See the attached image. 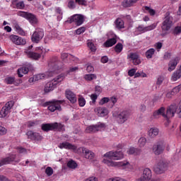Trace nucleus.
Segmentation results:
<instances>
[{
    "label": "nucleus",
    "instance_id": "nucleus-42",
    "mask_svg": "<svg viewBox=\"0 0 181 181\" xmlns=\"http://www.w3.org/2000/svg\"><path fill=\"white\" fill-rule=\"evenodd\" d=\"M123 49V45L121 42H118L115 47V51L116 53L119 54Z\"/></svg>",
    "mask_w": 181,
    "mask_h": 181
},
{
    "label": "nucleus",
    "instance_id": "nucleus-5",
    "mask_svg": "<svg viewBox=\"0 0 181 181\" xmlns=\"http://www.w3.org/2000/svg\"><path fill=\"white\" fill-rule=\"evenodd\" d=\"M169 164L167 160L161 159L153 165V172L156 175H162L168 170Z\"/></svg>",
    "mask_w": 181,
    "mask_h": 181
},
{
    "label": "nucleus",
    "instance_id": "nucleus-51",
    "mask_svg": "<svg viewBox=\"0 0 181 181\" xmlns=\"http://www.w3.org/2000/svg\"><path fill=\"white\" fill-rule=\"evenodd\" d=\"M7 134V129L0 125V136H4Z\"/></svg>",
    "mask_w": 181,
    "mask_h": 181
},
{
    "label": "nucleus",
    "instance_id": "nucleus-6",
    "mask_svg": "<svg viewBox=\"0 0 181 181\" xmlns=\"http://www.w3.org/2000/svg\"><path fill=\"white\" fill-rule=\"evenodd\" d=\"M65 78L64 74H60L56 78H54L51 82H48L45 86V93H49L54 90L57 84L64 81Z\"/></svg>",
    "mask_w": 181,
    "mask_h": 181
},
{
    "label": "nucleus",
    "instance_id": "nucleus-49",
    "mask_svg": "<svg viewBox=\"0 0 181 181\" xmlns=\"http://www.w3.org/2000/svg\"><path fill=\"white\" fill-rule=\"evenodd\" d=\"M78 102L79 106H81V107H84V105H86V99L84 98H83V96H81L78 99Z\"/></svg>",
    "mask_w": 181,
    "mask_h": 181
},
{
    "label": "nucleus",
    "instance_id": "nucleus-47",
    "mask_svg": "<svg viewBox=\"0 0 181 181\" xmlns=\"http://www.w3.org/2000/svg\"><path fill=\"white\" fill-rule=\"evenodd\" d=\"M84 78L86 81H90L93 79H96L97 76L95 74H86Z\"/></svg>",
    "mask_w": 181,
    "mask_h": 181
},
{
    "label": "nucleus",
    "instance_id": "nucleus-1",
    "mask_svg": "<svg viewBox=\"0 0 181 181\" xmlns=\"http://www.w3.org/2000/svg\"><path fill=\"white\" fill-rule=\"evenodd\" d=\"M104 158L103 162L109 167H121L122 169H127L129 168L130 163L129 161H119L118 163H115L112 160H118L124 158V153L120 151H110L104 154Z\"/></svg>",
    "mask_w": 181,
    "mask_h": 181
},
{
    "label": "nucleus",
    "instance_id": "nucleus-21",
    "mask_svg": "<svg viewBox=\"0 0 181 181\" xmlns=\"http://www.w3.org/2000/svg\"><path fill=\"white\" fill-rule=\"evenodd\" d=\"M28 139H31V141H41L42 139V136L37 132H34L33 131H28L26 134Z\"/></svg>",
    "mask_w": 181,
    "mask_h": 181
},
{
    "label": "nucleus",
    "instance_id": "nucleus-37",
    "mask_svg": "<svg viewBox=\"0 0 181 181\" xmlns=\"http://www.w3.org/2000/svg\"><path fill=\"white\" fill-rule=\"evenodd\" d=\"M181 78V71L177 70L176 71H175L171 77V81H177L178 79H180Z\"/></svg>",
    "mask_w": 181,
    "mask_h": 181
},
{
    "label": "nucleus",
    "instance_id": "nucleus-4",
    "mask_svg": "<svg viewBox=\"0 0 181 181\" xmlns=\"http://www.w3.org/2000/svg\"><path fill=\"white\" fill-rule=\"evenodd\" d=\"M41 130L44 132L56 131L62 132L64 130V125L58 122L42 124Z\"/></svg>",
    "mask_w": 181,
    "mask_h": 181
},
{
    "label": "nucleus",
    "instance_id": "nucleus-39",
    "mask_svg": "<svg viewBox=\"0 0 181 181\" xmlns=\"http://www.w3.org/2000/svg\"><path fill=\"white\" fill-rule=\"evenodd\" d=\"M115 25L117 29L120 30L124 28V23L121 18L116 19Z\"/></svg>",
    "mask_w": 181,
    "mask_h": 181
},
{
    "label": "nucleus",
    "instance_id": "nucleus-23",
    "mask_svg": "<svg viewBox=\"0 0 181 181\" xmlns=\"http://www.w3.org/2000/svg\"><path fill=\"white\" fill-rule=\"evenodd\" d=\"M11 40L16 45H25L26 44V40L18 35H11Z\"/></svg>",
    "mask_w": 181,
    "mask_h": 181
},
{
    "label": "nucleus",
    "instance_id": "nucleus-2",
    "mask_svg": "<svg viewBox=\"0 0 181 181\" xmlns=\"http://www.w3.org/2000/svg\"><path fill=\"white\" fill-rule=\"evenodd\" d=\"M181 112V101L179 103V108L177 105H170L166 111L165 115V108L161 107L158 110H156L153 115L154 118H159V115L163 117V118H173L175 117V114H180Z\"/></svg>",
    "mask_w": 181,
    "mask_h": 181
},
{
    "label": "nucleus",
    "instance_id": "nucleus-50",
    "mask_svg": "<svg viewBox=\"0 0 181 181\" xmlns=\"http://www.w3.org/2000/svg\"><path fill=\"white\" fill-rule=\"evenodd\" d=\"M173 35H178L181 34V26H176L173 32Z\"/></svg>",
    "mask_w": 181,
    "mask_h": 181
},
{
    "label": "nucleus",
    "instance_id": "nucleus-12",
    "mask_svg": "<svg viewBox=\"0 0 181 181\" xmlns=\"http://www.w3.org/2000/svg\"><path fill=\"white\" fill-rule=\"evenodd\" d=\"M165 144L163 141L156 142L153 145L152 151L156 156H160L163 153L165 149Z\"/></svg>",
    "mask_w": 181,
    "mask_h": 181
},
{
    "label": "nucleus",
    "instance_id": "nucleus-11",
    "mask_svg": "<svg viewBox=\"0 0 181 181\" xmlns=\"http://www.w3.org/2000/svg\"><path fill=\"white\" fill-rule=\"evenodd\" d=\"M18 16L23 18L26 19L27 21H28V22H30V23L33 25H35L37 23V18L33 13H28L26 11H18Z\"/></svg>",
    "mask_w": 181,
    "mask_h": 181
},
{
    "label": "nucleus",
    "instance_id": "nucleus-44",
    "mask_svg": "<svg viewBox=\"0 0 181 181\" xmlns=\"http://www.w3.org/2000/svg\"><path fill=\"white\" fill-rule=\"evenodd\" d=\"M144 11L149 13L151 16H154L156 15V11L151 8L148 6H144Z\"/></svg>",
    "mask_w": 181,
    "mask_h": 181
},
{
    "label": "nucleus",
    "instance_id": "nucleus-25",
    "mask_svg": "<svg viewBox=\"0 0 181 181\" xmlns=\"http://www.w3.org/2000/svg\"><path fill=\"white\" fill-rule=\"evenodd\" d=\"M66 98L71 103H76L77 102L76 95L71 90H66L65 92Z\"/></svg>",
    "mask_w": 181,
    "mask_h": 181
},
{
    "label": "nucleus",
    "instance_id": "nucleus-63",
    "mask_svg": "<svg viewBox=\"0 0 181 181\" xmlns=\"http://www.w3.org/2000/svg\"><path fill=\"white\" fill-rule=\"evenodd\" d=\"M109 181H127V180L119 177H115V178L110 179Z\"/></svg>",
    "mask_w": 181,
    "mask_h": 181
},
{
    "label": "nucleus",
    "instance_id": "nucleus-35",
    "mask_svg": "<svg viewBox=\"0 0 181 181\" xmlns=\"http://www.w3.org/2000/svg\"><path fill=\"white\" fill-rule=\"evenodd\" d=\"M181 90V84L173 88L170 93H167L166 97L171 98V95H175Z\"/></svg>",
    "mask_w": 181,
    "mask_h": 181
},
{
    "label": "nucleus",
    "instance_id": "nucleus-19",
    "mask_svg": "<svg viewBox=\"0 0 181 181\" xmlns=\"http://www.w3.org/2000/svg\"><path fill=\"white\" fill-rule=\"evenodd\" d=\"M180 61V57H175V58H173V59H170V61L168 63V71L171 72L173 71H174L177 64H179Z\"/></svg>",
    "mask_w": 181,
    "mask_h": 181
},
{
    "label": "nucleus",
    "instance_id": "nucleus-53",
    "mask_svg": "<svg viewBox=\"0 0 181 181\" xmlns=\"http://www.w3.org/2000/svg\"><path fill=\"white\" fill-rule=\"evenodd\" d=\"M88 47L91 50V52H95L96 50V47L91 42H88Z\"/></svg>",
    "mask_w": 181,
    "mask_h": 181
},
{
    "label": "nucleus",
    "instance_id": "nucleus-29",
    "mask_svg": "<svg viewBox=\"0 0 181 181\" xmlns=\"http://www.w3.org/2000/svg\"><path fill=\"white\" fill-rule=\"evenodd\" d=\"M117 43L116 37L109 38L105 42H104V46L107 48L114 46Z\"/></svg>",
    "mask_w": 181,
    "mask_h": 181
},
{
    "label": "nucleus",
    "instance_id": "nucleus-26",
    "mask_svg": "<svg viewBox=\"0 0 181 181\" xmlns=\"http://www.w3.org/2000/svg\"><path fill=\"white\" fill-rule=\"evenodd\" d=\"M61 59L64 63H71V61H74L75 58L71 54H66V52H63L61 54Z\"/></svg>",
    "mask_w": 181,
    "mask_h": 181
},
{
    "label": "nucleus",
    "instance_id": "nucleus-59",
    "mask_svg": "<svg viewBox=\"0 0 181 181\" xmlns=\"http://www.w3.org/2000/svg\"><path fill=\"white\" fill-rule=\"evenodd\" d=\"M90 98L93 101V103H95L96 102L97 98H98V95L96 94H92L90 95Z\"/></svg>",
    "mask_w": 181,
    "mask_h": 181
},
{
    "label": "nucleus",
    "instance_id": "nucleus-41",
    "mask_svg": "<svg viewBox=\"0 0 181 181\" xmlns=\"http://www.w3.org/2000/svg\"><path fill=\"white\" fill-rule=\"evenodd\" d=\"M146 142H147V139L146 137L144 136L140 137V139H139V147L144 148L146 146Z\"/></svg>",
    "mask_w": 181,
    "mask_h": 181
},
{
    "label": "nucleus",
    "instance_id": "nucleus-52",
    "mask_svg": "<svg viewBox=\"0 0 181 181\" xmlns=\"http://www.w3.org/2000/svg\"><path fill=\"white\" fill-rule=\"evenodd\" d=\"M109 101H110V98L105 97L100 100V101L99 102V105H103L104 104L108 103Z\"/></svg>",
    "mask_w": 181,
    "mask_h": 181
},
{
    "label": "nucleus",
    "instance_id": "nucleus-31",
    "mask_svg": "<svg viewBox=\"0 0 181 181\" xmlns=\"http://www.w3.org/2000/svg\"><path fill=\"white\" fill-rule=\"evenodd\" d=\"M141 150L140 148H135V147H130L129 151H127V153L129 155L139 156L141 154Z\"/></svg>",
    "mask_w": 181,
    "mask_h": 181
},
{
    "label": "nucleus",
    "instance_id": "nucleus-15",
    "mask_svg": "<svg viewBox=\"0 0 181 181\" xmlns=\"http://www.w3.org/2000/svg\"><path fill=\"white\" fill-rule=\"evenodd\" d=\"M20 161L19 157H18L16 154H12L10 156L6 157L0 160V167L8 165L11 163H18Z\"/></svg>",
    "mask_w": 181,
    "mask_h": 181
},
{
    "label": "nucleus",
    "instance_id": "nucleus-17",
    "mask_svg": "<svg viewBox=\"0 0 181 181\" xmlns=\"http://www.w3.org/2000/svg\"><path fill=\"white\" fill-rule=\"evenodd\" d=\"M129 59L133 63V65L138 66L141 64V59L136 52H130L129 55H128Z\"/></svg>",
    "mask_w": 181,
    "mask_h": 181
},
{
    "label": "nucleus",
    "instance_id": "nucleus-30",
    "mask_svg": "<svg viewBox=\"0 0 181 181\" xmlns=\"http://www.w3.org/2000/svg\"><path fill=\"white\" fill-rule=\"evenodd\" d=\"M156 53V49L154 48H149L145 52V57L147 59H151L153 57Z\"/></svg>",
    "mask_w": 181,
    "mask_h": 181
},
{
    "label": "nucleus",
    "instance_id": "nucleus-38",
    "mask_svg": "<svg viewBox=\"0 0 181 181\" xmlns=\"http://www.w3.org/2000/svg\"><path fill=\"white\" fill-rule=\"evenodd\" d=\"M15 28L16 30V32L18 33L19 35L21 36L25 35V32L23 30V29L20 26V25L18 23H16L14 24Z\"/></svg>",
    "mask_w": 181,
    "mask_h": 181
},
{
    "label": "nucleus",
    "instance_id": "nucleus-61",
    "mask_svg": "<svg viewBox=\"0 0 181 181\" xmlns=\"http://www.w3.org/2000/svg\"><path fill=\"white\" fill-rule=\"evenodd\" d=\"M108 60H109V58H108L107 57H106V56L102 57V58H101V62H102L103 64L107 63V62H108Z\"/></svg>",
    "mask_w": 181,
    "mask_h": 181
},
{
    "label": "nucleus",
    "instance_id": "nucleus-24",
    "mask_svg": "<svg viewBox=\"0 0 181 181\" xmlns=\"http://www.w3.org/2000/svg\"><path fill=\"white\" fill-rule=\"evenodd\" d=\"M82 152L84 154L85 158L88 160H93L94 159L95 155V153L92 151L88 149L87 148L82 147L81 148Z\"/></svg>",
    "mask_w": 181,
    "mask_h": 181
},
{
    "label": "nucleus",
    "instance_id": "nucleus-64",
    "mask_svg": "<svg viewBox=\"0 0 181 181\" xmlns=\"http://www.w3.org/2000/svg\"><path fill=\"white\" fill-rule=\"evenodd\" d=\"M85 181H98V179L95 177H91L86 180Z\"/></svg>",
    "mask_w": 181,
    "mask_h": 181
},
{
    "label": "nucleus",
    "instance_id": "nucleus-7",
    "mask_svg": "<svg viewBox=\"0 0 181 181\" xmlns=\"http://www.w3.org/2000/svg\"><path fill=\"white\" fill-rule=\"evenodd\" d=\"M173 25V18L170 16V12H166L164 20L162 23L161 29L163 31H169Z\"/></svg>",
    "mask_w": 181,
    "mask_h": 181
},
{
    "label": "nucleus",
    "instance_id": "nucleus-8",
    "mask_svg": "<svg viewBox=\"0 0 181 181\" xmlns=\"http://www.w3.org/2000/svg\"><path fill=\"white\" fill-rule=\"evenodd\" d=\"M66 23L69 24L75 23L76 26H81L84 23V16L81 14H74L66 21Z\"/></svg>",
    "mask_w": 181,
    "mask_h": 181
},
{
    "label": "nucleus",
    "instance_id": "nucleus-14",
    "mask_svg": "<svg viewBox=\"0 0 181 181\" xmlns=\"http://www.w3.org/2000/svg\"><path fill=\"white\" fill-rule=\"evenodd\" d=\"M13 105V101H8L6 103L0 111V118H6V117L11 112V110Z\"/></svg>",
    "mask_w": 181,
    "mask_h": 181
},
{
    "label": "nucleus",
    "instance_id": "nucleus-45",
    "mask_svg": "<svg viewBox=\"0 0 181 181\" xmlns=\"http://www.w3.org/2000/svg\"><path fill=\"white\" fill-rule=\"evenodd\" d=\"M14 8L16 9H24L25 8V3L24 1H21L16 4Z\"/></svg>",
    "mask_w": 181,
    "mask_h": 181
},
{
    "label": "nucleus",
    "instance_id": "nucleus-22",
    "mask_svg": "<svg viewBox=\"0 0 181 181\" xmlns=\"http://www.w3.org/2000/svg\"><path fill=\"white\" fill-rule=\"evenodd\" d=\"M156 25L155 23H153L148 26L144 27V25H139L137 28V31L141 33H145L148 31L153 30L156 29Z\"/></svg>",
    "mask_w": 181,
    "mask_h": 181
},
{
    "label": "nucleus",
    "instance_id": "nucleus-32",
    "mask_svg": "<svg viewBox=\"0 0 181 181\" xmlns=\"http://www.w3.org/2000/svg\"><path fill=\"white\" fill-rule=\"evenodd\" d=\"M98 132H99L98 124L88 126L86 129V132L88 134L96 133Z\"/></svg>",
    "mask_w": 181,
    "mask_h": 181
},
{
    "label": "nucleus",
    "instance_id": "nucleus-57",
    "mask_svg": "<svg viewBox=\"0 0 181 181\" xmlns=\"http://www.w3.org/2000/svg\"><path fill=\"white\" fill-rule=\"evenodd\" d=\"M68 7L70 9H74V8H75V2L74 1H70L68 2Z\"/></svg>",
    "mask_w": 181,
    "mask_h": 181
},
{
    "label": "nucleus",
    "instance_id": "nucleus-28",
    "mask_svg": "<svg viewBox=\"0 0 181 181\" xmlns=\"http://www.w3.org/2000/svg\"><path fill=\"white\" fill-rule=\"evenodd\" d=\"M159 134V129L158 128H151L148 131V136L151 139H153Z\"/></svg>",
    "mask_w": 181,
    "mask_h": 181
},
{
    "label": "nucleus",
    "instance_id": "nucleus-13",
    "mask_svg": "<svg viewBox=\"0 0 181 181\" xmlns=\"http://www.w3.org/2000/svg\"><path fill=\"white\" fill-rule=\"evenodd\" d=\"M45 33L42 28H36L31 35V41L33 43L38 44L44 37Z\"/></svg>",
    "mask_w": 181,
    "mask_h": 181
},
{
    "label": "nucleus",
    "instance_id": "nucleus-58",
    "mask_svg": "<svg viewBox=\"0 0 181 181\" xmlns=\"http://www.w3.org/2000/svg\"><path fill=\"white\" fill-rule=\"evenodd\" d=\"M75 2L79 5H86L87 1L86 0H75Z\"/></svg>",
    "mask_w": 181,
    "mask_h": 181
},
{
    "label": "nucleus",
    "instance_id": "nucleus-3",
    "mask_svg": "<svg viewBox=\"0 0 181 181\" xmlns=\"http://www.w3.org/2000/svg\"><path fill=\"white\" fill-rule=\"evenodd\" d=\"M62 62L59 61V58L57 57H52L48 62V66L50 69L49 72L46 73V75L48 77L54 76L55 74L58 73V71L62 69Z\"/></svg>",
    "mask_w": 181,
    "mask_h": 181
},
{
    "label": "nucleus",
    "instance_id": "nucleus-56",
    "mask_svg": "<svg viewBox=\"0 0 181 181\" xmlns=\"http://www.w3.org/2000/svg\"><path fill=\"white\" fill-rule=\"evenodd\" d=\"M136 70L135 69H132L129 71L128 74L130 77L135 76Z\"/></svg>",
    "mask_w": 181,
    "mask_h": 181
},
{
    "label": "nucleus",
    "instance_id": "nucleus-27",
    "mask_svg": "<svg viewBox=\"0 0 181 181\" xmlns=\"http://www.w3.org/2000/svg\"><path fill=\"white\" fill-rule=\"evenodd\" d=\"M95 112L97 113L98 117H106L109 112L106 107H98L95 109Z\"/></svg>",
    "mask_w": 181,
    "mask_h": 181
},
{
    "label": "nucleus",
    "instance_id": "nucleus-48",
    "mask_svg": "<svg viewBox=\"0 0 181 181\" xmlns=\"http://www.w3.org/2000/svg\"><path fill=\"white\" fill-rule=\"evenodd\" d=\"M86 32V27L82 26L76 30V34L80 35Z\"/></svg>",
    "mask_w": 181,
    "mask_h": 181
},
{
    "label": "nucleus",
    "instance_id": "nucleus-18",
    "mask_svg": "<svg viewBox=\"0 0 181 181\" xmlns=\"http://www.w3.org/2000/svg\"><path fill=\"white\" fill-rule=\"evenodd\" d=\"M152 178V171L150 168H144L142 177L137 181H149Z\"/></svg>",
    "mask_w": 181,
    "mask_h": 181
},
{
    "label": "nucleus",
    "instance_id": "nucleus-16",
    "mask_svg": "<svg viewBox=\"0 0 181 181\" xmlns=\"http://www.w3.org/2000/svg\"><path fill=\"white\" fill-rule=\"evenodd\" d=\"M129 115L130 113L127 110H124L122 112H120L117 117L119 123L121 124L125 123L128 120Z\"/></svg>",
    "mask_w": 181,
    "mask_h": 181
},
{
    "label": "nucleus",
    "instance_id": "nucleus-9",
    "mask_svg": "<svg viewBox=\"0 0 181 181\" xmlns=\"http://www.w3.org/2000/svg\"><path fill=\"white\" fill-rule=\"evenodd\" d=\"M43 54V47H37L35 48V52L27 50L25 51V54L28 58L33 59V60H38Z\"/></svg>",
    "mask_w": 181,
    "mask_h": 181
},
{
    "label": "nucleus",
    "instance_id": "nucleus-43",
    "mask_svg": "<svg viewBox=\"0 0 181 181\" xmlns=\"http://www.w3.org/2000/svg\"><path fill=\"white\" fill-rule=\"evenodd\" d=\"M45 78V74H40L33 76V81H38Z\"/></svg>",
    "mask_w": 181,
    "mask_h": 181
},
{
    "label": "nucleus",
    "instance_id": "nucleus-33",
    "mask_svg": "<svg viewBox=\"0 0 181 181\" xmlns=\"http://www.w3.org/2000/svg\"><path fill=\"white\" fill-rule=\"evenodd\" d=\"M138 0H124L122 3V6L124 8H130L131 6H134V4H136Z\"/></svg>",
    "mask_w": 181,
    "mask_h": 181
},
{
    "label": "nucleus",
    "instance_id": "nucleus-34",
    "mask_svg": "<svg viewBox=\"0 0 181 181\" xmlns=\"http://www.w3.org/2000/svg\"><path fill=\"white\" fill-rule=\"evenodd\" d=\"M18 83H16V81H15V78L14 77H7L5 79V82L7 84L11 85V84H15L16 86H18V84H20L22 83V80L21 79H18Z\"/></svg>",
    "mask_w": 181,
    "mask_h": 181
},
{
    "label": "nucleus",
    "instance_id": "nucleus-62",
    "mask_svg": "<svg viewBox=\"0 0 181 181\" xmlns=\"http://www.w3.org/2000/svg\"><path fill=\"white\" fill-rule=\"evenodd\" d=\"M86 71L88 73L93 72L94 71V68L91 65H88L86 67Z\"/></svg>",
    "mask_w": 181,
    "mask_h": 181
},
{
    "label": "nucleus",
    "instance_id": "nucleus-40",
    "mask_svg": "<svg viewBox=\"0 0 181 181\" xmlns=\"http://www.w3.org/2000/svg\"><path fill=\"white\" fill-rule=\"evenodd\" d=\"M78 164L74 160H70L67 163V167L71 169H76L77 168Z\"/></svg>",
    "mask_w": 181,
    "mask_h": 181
},
{
    "label": "nucleus",
    "instance_id": "nucleus-20",
    "mask_svg": "<svg viewBox=\"0 0 181 181\" xmlns=\"http://www.w3.org/2000/svg\"><path fill=\"white\" fill-rule=\"evenodd\" d=\"M58 148L60 149L64 148L66 150H73V151L77 150V146L76 145H74L68 141L60 143L58 146Z\"/></svg>",
    "mask_w": 181,
    "mask_h": 181
},
{
    "label": "nucleus",
    "instance_id": "nucleus-54",
    "mask_svg": "<svg viewBox=\"0 0 181 181\" xmlns=\"http://www.w3.org/2000/svg\"><path fill=\"white\" fill-rule=\"evenodd\" d=\"M37 124H38L37 122L30 121L27 124V127H28V128H31V127H36Z\"/></svg>",
    "mask_w": 181,
    "mask_h": 181
},
{
    "label": "nucleus",
    "instance_id": "nucleus-10",
    "mask_svg": "<svg viewBox=\"0 0 181 181\" xmlns=\"http://www.w3.org/2000/svg\"><path fill=\"white\" fill-rule=\"evenodd\" d=\"M64 103V100H54L47 103L48 107L47 110L51 112H54V111H62L61 105Z\"/></svg>",
    "mask_w": 181,
    "mask_h": 181
},
{
    "label": "nucleus",
    "instance_id": "nucleus-46",
    "mask_svg": "<svg viewBox=\"0 0 181 181\" xmlns=\"http://www.w3.org/2000/svg\"><path fill=\"white\" fill-rule=\"evenodd\" d=\"M45 174L50 177L54 174V170L52 167H47L45 168Z\"/></svg>",
    "mask_w": 181,
    "mask_h": 181
},
{
    "label": "nucleus",
    "instance_id": "nucleus-60",
    "mask_svg": "<svg viewBox=\"0 0 181 181\" xmlns=\"http://www.w3.org/2000/svg\"><path fill=\"white\" fill-rule=\"evenodd\" d=\"M110 100L112 103V106L113 107L115 105V104L117 102V98L116 97H111Z\"/></svg>",
    "mask_w": 181,
    "mask_h": 181
},
{
    "label": "nucleus",
    "instance_id": "nucleus-55",
    "mask_svg": "<svg viewBox=\"0 0 181 181\" xmlns=\"http://www.w3.org/2000/svg\"><path fill=\"white\" fill-rule=\"evenodd\" d=\"M55 13L61 16H63V11L60 7H57L55 8Z\"/></svg>",
    "mask_w": 181,
    "mask_h": 181
},
{
    "label": "nucleus",
    "instance_id": "nucleus-36",
    "mask_svg": "<svg viewBox=\"0 0 181 181\" xmlns=\"http://www.w3.org/2000/svg\"><path fill=\"white\" fill-rule=\"evenodd\" d=\"M29 71V69L24 66L18 70V74L20 78L23 76V74H27Z\"/></svg>",
    "mask_w": 181,
    "mask_h": 181
}]
</instances>
